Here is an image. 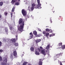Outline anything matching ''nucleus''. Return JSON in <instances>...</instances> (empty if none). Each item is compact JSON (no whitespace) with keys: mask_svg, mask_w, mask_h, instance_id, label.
Segmentation results:
<instances>
[{"mask_svg":"<svg viewBox=\"0 0 65 65\" xmlns=\"http://www.w3.org/2000/svg\"><path fill=\"white\" fill-rule=\"evenodd\" d=\"M18 23L20 25V27L18 28V30L22 32L24 31L23 29L24 26V21H23L22 19L20 18L18 21Z\"/></svg>","mask_w":65,"mask_h":65,"instance_id":"obj_1","label":"nucleus"},{"mask_svg":"<svg viewBox=\"0 0 65 65\" xmlns=\"http://www.w3.org/2000/svg\"><path fill=\"white\" fill-rule=\"evenodd\" d=\"M17 57V51L15 50L13 52V53H11L10 58L12 60L14 58H16Z\"/></svg>","mask_w":65,"mask_h":65,"instance_id":"obj_2","label":"nucleus"},{"mask_svg":"<svg viewBox=\"0 0 65 65\" xmlns=\"http://www.w3.org/2000/svg\"><path fill=\"white\" fill-rule=\"evenodd\" d=\"M40 6H39V5L38 4V5L37 6H36V4H35L34 3H33L31 4V11H33L34 10V8H38L39 7H40L41 6V4H40ZM35 7L34 8V7Z\"/></svg>","mask_w":65,"mask_h":65,"instance_id":"obj_3","label":"nucleus"},{"mask_svg":"<svg viewBox=\"0 0 65 65\" xmlns=\"http://www.w3.org/2000/svg\"><path fill=\"white\" fill-rule=\"evenodd\" d=\"M41 52L43 55L44 56H45L47 54V50H46L45 51V49H43L41 50Z\"/></svg>","mask_w":65,"mask_h":65,"instance_id":"obj_4","label":"nucleus"},{"mask_svg":"<svg viewBox=\"0 0 65 65\" xmlns=\"http://www.w3.org/2000/svg\"><path fill=\"white\" fill-rule=\"evenodd\" d=\"M22 13L23 16L25 17L27 15V11L25 9H22Z\"/></svg>","mask_w":65,"mask_h":65,"instance_id":"obj_5","label":"nucleus"},{"mask_svg":"<svg viewBox=\"0 0 65 65\" xmlns=\"http://www.w3.org/2000/svg\"><path fill=\"white\" fill-rule=\"evenodd\" d=\"M7 64V58H5V59L4 61V63L2 64L1 65H6Z\"/></svg>","mask_w":65,"mask_h":65,"instance_id":"obj_6","label":"nucleus"},{"mask_svg":"<svg viewBox=\"0 0 65 65\" xmlns=\"http://www.w3.org/2000/svg\"><path fill=\"white\" fill-rule=\"evenodd\" d=\"M62 43H58V46L59 48H60L62 47Z\"/></svg>","mask_w":65,"mask_h":65,"instance_id":"obj_7","label":"nucleus"},{"mask_svg":"<svg viewBox=\"0 0 65 65\" xmlns=\"http://www.w3.org/2000/svg\"><path fill=\"white\" fill-rule=\"evenodd\" d=\"M62 53H60L58 54H57L56 55V57H57V58H59L60 56H62Z\"/></svg>","mask_w":65,"mask_h":65,"instance_id":"obj_8","label":"nucleus"},{"mask_svg":"<svg viewBox=\"0 0 65 65\" xmlns=\"http://www.w3.org/2000/svg\"><path fill=\"white\" fill-rule=\"evenodd\" d=\"M39 65H42V61L41 59H39Z\"/></svg>","mask_w":65,"mask_h":65,"instance_id":"obj_9","label":"nucleus"},{"mask_svg":"<svg viewBox=\"0 0 65 65\" xmlns=\"http://www.w3.org/2000/svg\"><path fill=\"white\" fill-rule=\"evenodd\" d=\"M29 35H30V39H32L33 37V35L32 34V32H31L29 34Z\"/></svg>","mask_w":65,"mask_h":65,"instance_id":"obj_10","label":"nucleus"},{"mask_svg":"<svg viewBox=\"0 0 65 65\" xmlns=\"http://www.w3.org/2000/svg\"><path fill=\"white\" fill-rule=\"evenodd\" d=\"M35 54L36 55H39V53L38 52V51H37V50H35Z\"/></svg>","mask_w":65,"mask_h":65,"instance_id":"obj_11","label":"nucleus"},{"mask_svg":"<svg viewBox=\"0 0 65 65\" xmlns=\"http://www.w3.org/2000/svg\"><path fill=\"white\" fill-rule=\"evenodd\" d=\"M11 41H12V42H15V41H16V40H15V39H11Z\"/></svg>","mask_w":65,"mask_h":65,"instance_id":"obj_12","label":"nucleus"},{"mask_svg":"<svg viewBox=\"0 0 65 65\" xmlns=\"http://www.w3.org/2000/svg\"><path fill=\"white\" fill-rule=\"evenodd\" d=\"M30 50L31 51L33 52L34 51V47H32L30 48Z\"/></svg>","mask_w":65,"mask_h":65,"instance_id":"obj_13","label":"nucleus"},{"mask_svg":"<svg viewBox=\"0 0 65 65\" xmlns=\"http://www.w3.org/2000/svg\"><path fill=\"white\" fill-rule=\"evenodd\" d=\"M5 32L7 33V32H8V29L7 28V27H5Z\"/></svg>","mask_w":65,"mask_h":65,"instance_id":"obj_14","label":"nucleus"},{"mask_svg":"<svg viewBox=\"0 0 65 65\" xmlns=\"http://www.w3.org/2000/svg\"><path fill=\"white\" fill-rule=\"evenodd\" d=\"M33 33L35 36H37V32L36 31H34Z\"/></svg>","mask_w":65,"mask_h":65,"instance_id":"obj_15","label":"nucleus"},{"mask_svg":"<svg viewBox=\"0 0 65 65\" xmlns=\"http://www.w3.org/2000/svg\"><path fill=\"white\" fill-rule=\"evenodd\" d=\"M41 41V39H40L36 41V43H38V42H40V41Z\"/></svg>","mask_w":65,"mask_h":65,"instance_id":"obj_16","label":"nucleus"},{"mask_svg":"<svg viewBox=\"0 0 65 65\" xmlns=\"http://www.w3.org/2000/svg\"><path fill=\"white\" fill-rule=\"evenodd\" d=\"M14 45L15 46H17L19 45V44L18 43L15 42L14 43Z\"/></svg>","mask_w":65,"mask_h":65,"instance_id":"obj_17","label":"nucleus"},{"mask_svg":"<svg viewBox=\"0 0 65 65\" xmlns=\"http://www.w3.org/2000/svg\"><path fill=\"white\" fill-rule=\"evenodd\" d=\"M50 48V45L48 44L46 46V49L48 50Z\"/></svg>","mask_w":65,"mask_h":65,"instance_id":"obj_18","label":"nucleus"},{"mask_svg":"<svg viewBox=\"0 0 65 65\" xmlns=\"http://www.w3.org/2000/svg\"><path fill=\"white\" fill-rule=\"evenodd\" d=\"M37 2L38 3V4L40 6L41 4L40 3V0H37Z\"/></svg>","mask_w":65,"mask_h":65,"instance_id":"obj_19","label":"nucleus"},{"mask_svg":"<svg viewBox=\"0 0 65 65\" xmlns=\"http://www.w3.org/2000/svg\"><path fill=\"white\" fill-rule=\"evenodd\" d=\"M14 9H15V7H13V8H12V9L11 10L12 12H13V11H14Z\"/></svg>","mask_w":65,"mask_h":65,"instance_id":"obj_20","label":"nucleus"},{"mask_svg":"<svg viewBox=\"0 0 65 65\" xmlns=\"http://www.w3.org/2000/svg\"><path fill=\"white\" fill-rule=\"evenodd\" d=\"M3 4V2H0V6H2Z\"/></svg>","mask_w":65,"mask_h":65,"instance_id":"obj_21","label":"nucleus"},{"mask_svg":"<svg viewBox=\"0 0 65 65\" xmlns=\"http://www.w3.org/2000/svg\"><path fill=\"white\" fill-rule=\"evenodd\" d=\"M17 0H12L11 2L12 3H14L15 2H17Z\"/></svg>","mask_w":65,"mask_h":65,"instance_id":"obj_22","label":"nucleus"},{"mask_svg":"<svg viewBox=\"0 0 65 65\" xmlns=\"http://www.w3.org/2000/svg\"><path fill=\"white\" fill-rule=\"evenodd\" d=\"M62 49V50H64V48H65V45H63L61 47Z\"/></svg>","mask_w":65,"mask_h":65,"instance_id":"obj_23","label":"nucleus"},{"mask_svg":"<svg viewBox=\"0 0 65 65\" xmlns=\"http://www.w3.org/2000/svg\"><path fill=\"white\" fill-rule=\"evenodd\" d=\"M27 62H24L23 63V65H26L27 64Z\"/></svg>","mask_w":65,"mask_h":65,"instance_id":"obj_24","label":"nucleus"},{"mask_svg":"<svg viewBox=\"0 0 65 65\" xmlns=\"http://www.w3.org/2000/svg\"><path fill=\"white\" fill-rule=\"evenodd\" d=\"M46 31L47 32H50V30L48 28H46Z\"/></svg>","mask_w":65,"mask_h":65,"instance_id":"obj_25","label":"nucleus"},{"mask_svg":"<svg viewBox=\"0 0 65 65\" xmlns=\"http://www.w3.org/2000/svg\"><path fill=\"white\" fill-rule=\"evenodd\" d=\"M28 10L30 11H31V8H30V6H29L28 7Z\"/></svg>","mask_w":65,"mask_h":65,"instance_id":"obj_26","label":"nucleus"},{"mask_svg":"<svg viewBox=\"0 0 65 65\" xmlns=\"http://www.w3.org/2000/svg\"><path fill=\"white\" fill-rule=\"evenodd\" d=\"M15 5H19V2H17L15 3Z\"/></svg>","mask_w":65,"mask_h":65,"instance_id":"obj_27","label":"nucleus"},{"mask_svg":"<svg viewBox=\"0 0 65 65\" xmlns=\"http://www.w3.org/2000/svg\"><path fill=\"white\" fill-rule=\"evenodd\" d=\"M46 36L47 37H48V36L49 35V33H46Z\"/></svg>","mask_w":65,"mask_h":65,"instance_id":"obj_28","label":"nucleus"},{"mask_svg":"<svg viewBox=\"0 0 65 65\" xmlns=\"http://www.w3.org/2000/svg\"><path fill=\"white\" fill-rule=\"evenodd\" d=\"M10 30H12V26L10 27Z\"/></svg>","mask_w":65,"mask_h":65,"instance_id":"obj_29","label":"nucleus"},{"mask_svg":"<svg viewBox=\"0 0 65 65\" xmlns=\"http://www.w3.org/2000/svg\"><path fill=\"white\" fill-rule=\"evenodd\" d=\"M62 21H63V20H60L59 21V22L60 23H62Z\"/></svg>","mask_w":65,"mask_h":65,"instance_id":"obj_30","label":"nucleus"},{"mask_svg":"<svg viewBox=\"0 0 65 65\" xmlns=\"http://www.w3.org/2000/svg\"><path fill=\"white\" fill-rule=\"evenodd\" d=\"M2 57L0 56V61H2Z\"/></svg>","mask_w":65,"mask_h":65,"instance_id":"obj_31","label":"nucleus"},{"mask_svg":"<svg viewBox=\"0 0 65 65\" xmlns=\"http://www.w3.org/2000/svg\"><path fill=\"white\" fill-rule=\"evenodd\" d=\"M38 31H41V29H40V28H38Z\"/></svg>","mask_w":65,"mask_h":65,"instance_id":"obj_32","label":"nucleus"},{"mask_svg":"<svg viewBox=\"0 0 65 65\" xmlns=\"http://www.w3.org/2000/svg\"><path fill=\"white\" fill-rule=\"evenodd\" d=\"M38 50L39 51V52H40L41 51V50L39 48H38Z\"/></svg>","mask_w":65,"mask_h":65,"instance_id":"obj_33","label":"nucleus"},{"mask_svg":"<svg viewBox=\"0 0 65 65\" xmlns=\"http://www.w3.org/2000/svg\"><path fill=\"white\" fill-rule=\"evenodd\" d=\"M16 40H18V35L16 36Z\"/></svg>","mask_w":65,"mask_h":65,"instance_id":"obj_34","label":"nucleus"},{"mask_svg":"<svg viewBox=\"0 0 65 65\" xmlns=\"http://www.w3.org/2000/svg\"><path fill=\"white\" fill-rule=\"evenodd\" d=\"M11 13V17L12 18V14H13V13Z\"/></svg>","mask_w":65,"mask_h":65,"instance_id":"obj_35","label":"nucleus"},{"mask_svg":"<svg viewBox=\"0 0 65 65\" xmlns=\"http://www.w3.org/2000/svg\"><path fill=\"white\" fill-rule=\"evenodd\" d=\"M43 34L44 35L45 34H46V32H45V31H43Z\"/></svg>","mask_w":65,"mask_h":65,"instance_id":"obj_36","label":"nucleus"},{"mask_svg":"<svg viewBox=\"0 0 65 65\" xmlns=\"http://www.w3.org/2000/svg\"><path fill=\"white\" fill-rule=\"evenodd\" d=\"M5 15H7V13H6V12H5Z\"/></svg>","mask_w":65,"mask_h":65,"instance_id":"obj_37","label":"nucleus"},{"mask_svg":"<svg viewBox=\"0 0 65 65\" xmlns=\"http://www.w3.org/2000/svg\"><path fill=\"white\" fill-rule=\"evenodd\" d=\"M40 48L41 49V50H42L43 49V48L42 47L40 46Z\"/></svg>","mask_w":65,"mask_h":65,"instance_id":"obj_38","label":"nucleus"},{"mask_svg":"<svg viewBox=\"0 0 65 65\" xmlns=\"http://www.w3.org/2000/svg\"><path fill=\"white\" fill-rule=\"evenodd\" d=\"M1 45H2V42H1L0 41V46H1Z\"/></svg>","mask_w":65,"mask_h":65,"instance_id":"obj_39","label":"nucleus"},{"mask_svg":"<svg viewBox=\"0 0 65 65\" xmlns=\"http://www.w3.org/2000/svg\"><path fill=\"white\" fill-rule=\"evenodd\" d=\"M3 50H2V49H1L0 50V52H3Z\"/></svg>","mask_w":65,"mask_h":65,"instance_id":"obj_40","label":"nucleus"},{"mask_svg":"<svg viewBox=\"0 0 65 65\" xmlns=\"http://www.w3.org/2000/svg\"><path fill=\"white\" fill-rule=\"evenodd\" d=\"M50 21L51 23H52V22H52V19H50Z\"/></svg>","mask_w":65,"mask_h":65,"instance_id":"obj_41","label":"nucleus"},{"mask_svg":"<svg viewBox=\"0 0 65 65\" xmlns=\"http://www.w3.org/2000/svg\"><path fill=\"white\" fill-rule=\"evenodd\" d=\"M2 18V15L0 14V19Z\"/></svg>","mask_w":65,"mask_h":65,"instance_id":"obj_42","label":"nucleus"},{"mask_svg":"<svg viewBox=\"0 0 65 65\" xmlns=\"http://www.w3.org/2000/svg\"><path fill=\"white\" fill-rule=\"evenodd\" d=\"M52 36H53V35L52 34L50 35V37H52Z\"/></svg>","mask_w":65,"mask_h":65,"instance_id":"obj_43","label":"nucleus"},{"mask_svg":"<svg viewBox=\"0 0 65 65\" xmlns=\"http://www.w3.org/2000/svg\"><path fill=\"white\" fill-rule=\"evenodd\" d=\"M52 34V36H54V35H55L54 34Z\"/></svg>","mask_w":65,"mask_h":65,"instance_id":"obj_44","label":"nucleus"},{"mask_svg":"<svg viewBox=\"0 0 65 65\" xmlns=\"http://www.w3.org/2000/svg\"><path fill=\"white\" fill-rule=\"evenodd\" d=\"M50 32H51V33H52V30H51V31H50Z\"/></svg>","mask_w":65,"mask_h":65,"instance_id":"obj_45","label":"nucleus"},{"mask_svg":"<svg viewBox=\"0 0 65 65\" xmlns=\"http://www.w3.org/2000/svg\"><path fill=\"white\" fill-rule=\"evenodd\" d=\"M3 40H4V41H5V40H6L5 39H4Z\"/></svg>","mask_w":65,"mask_h":65,"instance_id":"obj_46","label":"nucleus"},{"mask_svg":"<svg viewBox=\"0 0 65 65\" xmlns=\"http://www.w3.org/2000/svg\"><path fill=\"white\" fill-rule=\"evenodd\" d=\"M52 12H53V10H52Z\"/></svg>","mask_w":65,"mask_h":65,"instance_id":"obj_47","label":"nucleus"},{"mask_svg":"<svg viewBox=\"0 0 65 65\" xmlns=\"http://www.w3.org/2000/svg\"><path fill=\"white\" fill-rule=\"evenodd\" d=\"M54 12H55V11H53V13H54Z\"/></svg>","mask_w":65,"mask_h":65,"instance_id":"obj_48","label":"nucleus"},{"mask_svg":"<svg viewBox=\"0 0 65 65\" xmlns=\"http://www.w3.org/2000/svg\"><path fill=\"white\" fill-rule=\"evenodd\" d=\"M18 1H20V0H18Z\"/></svg>","mask_w":65,"mask_h":65,"instance_id":"obj_49","label":"nucleus"},{"mask_svg":"<svg viewBox=\"0 0 65 65\" xmlns=\"http://www.w3.org/2000/svg\"><path fill=\"white\" fill-rule=\"evenodd\" d=\"M28 65H31V64H29Z\"/></svg>","mask_w":65,"mask_h":65,"instance_id":"obj_50","label":"nucleus"},{"mask_svg":"<svg viewBox=\"0 0 65 65\" xmlns=\"http://www.w3.org/2000/svg\"><path fill=\"white\" fill-rule=\"evenodd\" d=\"M46 27H48L47 26H46Z\"/></svg>","mask_w":65,"mask_h":65,"instance_id":"obj_51","label":"nucleus"},{"mask_svg":"<svg viewBox=\"0 0 65 65\" xmlns=\"http://www.w3.org/2000/svg\"><path fill=\"white\" fill-rule=\"evenodd\" d=\"M59 17H60H60H61V16H60Z\"/></svg>","mask_w":65,"mask_h":65,"instance_id":"obj_52","label":"nucleus"},{"mask_svg":"<svg viewBox=\"0 0 65 65\" xmlns=\"http://www.w3.org/2000/svg\"><path fill=\"white\" fill-rule=\"evenodd\" d=\"M37 37H38V36H37Z\"/></svg>","mask_w":65,"mask_h":65,"instance_id":"obj_53","label":"nucleus"},{"mask_svg":"<svg viewBox=\"0 0 65 65\" xmlns=\"http://www.w3.org/2000/svg\"><path fill=\"white\" fill-rule=\"evenodd\" d=\"M59 20H60V19H59Z\"/></svg>","mask_w":65,"mask_h":65,"instance_id":"obj_54","label":"nucleus"}]
</instances>
